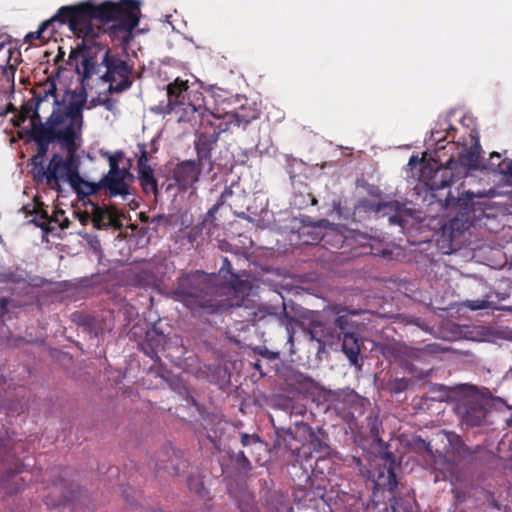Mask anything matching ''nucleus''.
Returning a JSON list of instances; mask_svg holds the SVG:
<instances>
[{
  "instance_id": "nucleus-41",
  "label": "nucleus",
  "mask_w": 512,
  "mask_h": 512,
  "mask_svg": "<svg viewBox=\"0 0 512 512\" xmlns=\"http://www.w3.org/2000/svg\"><path fill=\"white\" fill-rule=\"evenodd\" d=\"M86 241L89 245V247L93 250V252L101 257L102 256V246L101 241L96 235H88L86 238Z\"/></svg>"
},
{
  "instance_id": "nucleus-32",
  "label": "nucleus",
  "mask_w": 512,
  "mask_h": 512,
  "mask_svg": "<svg viewBox=\"0 0 512 512\" xmlns=\"http://www.w3.org/2000/svg\"><path fill=\"white\" fill-rule=\"evenodd\" d=\"M368 409H369V414L366 417L367 429L369 430L371 437L379 438L380 431L382 428V423L379 419V410L377 407H371V406Z\"/></svg>"
},
{
  "instance_id": "nucleus-17",
  "label": "nucleus",
  "mask_w": 512,
  "mask_h": 512,
  "mask_svg": "<svg viewBox=\"0 0 512 512\" xmlns=\"http://www.w3.org/2000/svg\"><path fill=\"white\" fill-rule=\"evenodd\" d=\"M213 126L212 132L202 131L196 135L195 139V150L197 153V160L201 165H204L205 161H209L210 170L212 169L211 152L216 146L219 136L221 133L227 131V124H223L219 122V124H214L211 122Z\"/></svg>"
},
{
  "instance_id": "nucleus-35",
  "label": "nucleus",
  "mask_w": 512,
  "mask_h": 512,
  "mask_svg": "<svg viewBox=\"0 0 512 512\" xmlns=\"http://www.w3.org/2000/svg\"><path fill=\"white\" fill-rule=\"evenodd\" d=\"M138 151H139V155H138V160H137V171L152 168L149 165V155H148L146 144H144V143L138 144Z\"/></svg>"
},
{
  "instance_id": "nucleus-22",
  "label": "nucleus",
  "mask_w": 512,
  "mask_h": 512,
  "mask_svg": "<svg viewBox=\"0 0 512 512\" xmlns=\"http://www.w3.org/2000/svg\"><path fill=\"white\" fill-rule=\"evenodd\" d=\"M203 166L195 160L182 161L174 168L173 179L179 187L188 189L198 182Z\"/></svg>"
},
{
  "instance_id": "nucleus-21",
  "label": "nucleus",
  "mask_w": 512,
  "mask_h": 512,
  "mask_svg": "<svg viewBox=\"0 0 512 512\" xmlns=\"http://www.w3.org/2000/svg\"><path fill=\"white\" fill-rule=\"evenodd\" d=\"M458 413L467 426L477 427L483 424L487 410L478 398H467L458 405Z\"/></svg>"
},
{
  "instance_id": "nucleus-44",
  "label": "nucleus",
  "mask_w": 512,
  "mask_h": 512,
  "mask_svg": "<svg viewBox=\"0 0 512 512\" xmlns=\"http://www.w3.org/2000/svg\"><path fill=\"white\" fill-rule=\"evenodd\" d=\"M233 186H227L225 187L224 191L221 193V195L219 196L217 202L218 203H221V205L223 206L229 198H231L233 196Z\"/></svg>"
},
{
  "instance_id": "nucleus-54",
  "label": "nucleus",
  "mask_w": 512,
  "mask_h": 512,
  "mask_svg": "<svg viewBox=\"0 0 512 512\" xmlns=\"http://www.w3.org/2000/svg\"><path fill=\"white\" fill-rule=\"evenodd\" d=\"M15 111H16V107L12 103H9L7 105V107H6L5 114L12 113V112H15Z\"/></svg>"
},
{
  "instance_id": "nucleus-42",
  "label": "nucleus",
  "mask_w": 512,
  "mask_h": 512,
  "mask_svg": "<svg viewBox=\"0 0 512 512\" xmlns=\"http://www.w3.org/2000/svg\"><path fill=\"white\" fill-rule=\"evenodd\" d=\"M221 206V203H218L216 201V203L205 214L203 222L214 225L216 221V213L218 212Z\"/></svg>"
},
{
  "instance_id": "nucleus-1",
  "label": "nucleus",
  "mask_w": 512,
  "mask_h": 512,
  "mask_svg": "<svg viewBox=\"0 0 512 512\" xmlns=\"http://www.w3.org/2000/svg\"><path fill=\"white\" fill-rule=\"evenodd\" d=\"M57 23L68 25L70 31L81 38L76 48L72 49L67 65H73L80 57L83 60L84 77L98 73L97 57L103 45L97 41L103 32L102 26L109 22H117L109 29L114 36L118 32L131 33L140 20V2L137 0L105 1L94 4L91 1L79 2L74 5L62 6L54 15Z\"/></svg>"
},
{
  "instance_id": "nucleus-60",
  "label": "nucleus",
  "mask_w": 512,
  "mask_h": 512,
  "mask_svg": "<svg viewBox=\"0 0 512 512\" xmlns=\"http://www.w3.org/2000/svg\"><path fill=\"white\" fill-rule=\"evenodd\" d=\"M414 160H415V157H414V156H413V157H411V158H410V161H409V164H412V163L414 162Z\"/></svg>"
},
{
  "instance_id": "nucleus-8",
  "label": "nucleus",
  "mask_w": 512,
  "mask_h": 512,
  "mask_svg": "<svg viewBox=\"0 0 512 512\" xmlns=\"http://www.w3.org/2000/svg\"><path fill=\"white\" fill-rule=\"evenodd\" d=\"M123 151H115L108 155L109 171L98 183L85 182L86 195L95 194L100 189H105L110 197L121 196L126 199L130 195V187L126 182L129 176L127 168H120L119 163L123 160Z\"/></svg>"
},
{
  "instance_id": "nucleus-39",
  "label": "nucleus",
  "mask_w": 512,
  "mask_h": 512,
  "mask_svg": "<svg viewBox=\"0 0 512 512\" xmlns=\"http://www.w3.org/2000/svg\"><path fill=\"white\" fill-rule=\"evenodd\" d=\"M20 277L10 269H0V282L1 283H18Z\"/></svg>"
},
{
  "instance_id": "nucleus-5",
  "label": "nucleus",
  "mask_w": 512,
  "mask_h": 512,
  "mask_svg": "<svg viewBox=\"0 0 512 512\" xmlns=\"http://www.w3.org/2000/svg\"><path fill=\"white\" fill-rule=\"evenodd\" d=\"M350 311L341 305H328L322 312L315 313L304 331L311 340L317 341L321 346L326 341L340 339L345 333H352L354 323Z\"/></svg>"
},
{
  "instance_id": "nucleus-52",
  "label": "nucleus",
  "mask_w": 512,
  "mask_h": 512,
  "mask_svg": "<svg viewBox=\"0 0 512 512\" xmlns=\"http://www.w3.org/2000/svg\"><path fill=\"white\" fill-rule=\"evenodd\" d=\"M63 219H61L60 223L58 224L59 227L64 230V229H67L69 228L70 226V220L64 215V217H62Z\"/></svg>"
},
{
  "instance_id": "nucleus-45",
  "label": "nucleus",
  "mask_w": 512,
  "mask_h": 512,
  "mask_svg": "<svg viewBox=\"0 0 512 512\" xmlns=\"http://www.w3.org/2000/svg\"><path fill=\"white\" fill-rule=\"evenodd\" d=\"M188 485H189V489L190 490H194L197 494H201L202 493V490H204V486L202 483L200 482H197L195 485H194V480L189 478L188 480Z\"/></svg>"
},
{
  "instance_id": "nucleus-48",
  "label": "nucleus",
  "mask_w": 512,
  "mask_h": 512,
  "mask_svg": "<svg viewBox=\"0 0 512 512\" xmlns=\"http://www.w3.org/2000/svg\"><path fill=\"white\" fill-rule=\"evenodd\" d=\"M8 299L0 298V319L8 312Z\"/></svg>"
},
{
  "instance_id": "nucleus-14",
  "label": "nucleus",
  "mask_w": 512,
  "mask_h": 512,
  "mask_svg": "<svg viewBox=\"0 0 512 512\" xmlns=\"http://www.w3.org/2000/svg\"><path fill=\"white\" fill-rule=\"evenodd\" d=\"M193 92H201L198 89H192L188 85L187 80H183L177 77L173 82L167 84L166 95L167 102H160L152 110L157 114H172V111L179 107V105L185 103Z\"/></svg>"
},
{
  "instance_id": "nucleus-24",
  "label": "nucleus",
  "mask_w": 512,
  "mask_h": 512,
  "mask_svg": "<svg viewBox=\"0 0 512 512\" xmlns=\"http://www.w3.org/2000/svg\"><path fill=\"white\" fill-rule=\"evenodd\" d=\"M444 436L447 440V445L445 446L446 454L452 457L453 461L460 462L477 452V450H472L468 447L461 436L455 432L444 431Z\"/></svg>"
},
{
  "instance_id": "nucleus-58",
  "label": "nucleus",
  "mask_w": 512,
  "mask_h": 512,
  "mask_svg": "<svg viewBox=\"0 0 512 512\" xmlns=\"http://www.w3.org/2000/svg\"><path fill=\"white\" fill-rule=\"evenodd\" d=\"M450 200L458 201L459 199H456L455 197H453V196H451V195L449 194V197H448V198H446L447 205H449Z\"/></svg>"
},
{
  "instance_id": "nucleus-16",
  "label": "nucleus",
  "mask_w": 512,
  "mask_h": 512,
  "mask_svg": "<svg viewBox=\"0 0 512 512\" xmlns=\"http://www.w3.org/2000/svg\"><path fill=\"white\" fill-rule=\"evenodd\" d=\"M91 205L90 213H86L80 218L82 224L91 217L94 228L96 229H108L113 228L114 230H121L123 224L121 222L122 214L116 207L113 206H100L98 203L89 202Z\"/></svg>"
},
{
  "instance_id": "nucleus-38",
  "label": "nucleus",
  "mask_w": 512,
  "mask_h": 512,
  "mask_svg": "<svg viewBox=\"0 0 512 512\" xmlns=\"http://www.w3.org/2000/svg\"><path fill=\"white\" fill-rule=\"evenodd\" d=\"M310 446L318 453H325L328 449V445L324 443L313 431L309 434Z\"/></svg>"
},
{
  "instance_id": "nucleus-10",
  "label": "nucleus",
  "mask_w": 512,
  "mask_h": 512,
  "mask_svg": "<svg viewBox=\"0 0 512 512\" xmlns=\"http://www.w3.org/2000/svg\"><path fill=\"white\" fill-rule=\"evenodd\" d=\"M329 400L334 410L350 425H356V420L371 406L367 398L350 388L330 392Z\"/></svg>"
},
{
  "instance_id": "nucleus-57",
  "label": "nucleus",
  "mask_w": 512,
  "mask_h": 512,
  "mask_svg": "<svg viewBox=\"0 0 512 512\" xmlns=\"http://www.w3.org/2000/svg\"><path fill=\"white\" fill-rule=\"evenodd\" d=\"M506 425L512 428V414L506 419Z\"/></svg>"
},
{
  "instance_id": "nucleus-13",
  "label": "nucleus",
  "mask_w": 512,
  "mask_h": 512,
  "mask_svg": "<svg viewBox=\"0 0 512 512\" xmlns=\"http://www.w3.org/2000/svg\"><path fill=\"white\" fill-rule=\"evenodd\" d=\"M172 113L176 115L179 123L194 124L199 119L203 120L208 117H213L217 120V115L206 107L205 97L202 92H193L191 98L179 105V107H176Z\"/></svg>"
},
{
  "instance_id": "nucleus-30",
  "label": "nucleus",
  "mask_w": 512,
  "mask_h": 512,
  "mask_svg": "<svg viewBox=\"0 0 512 512\" xmlns=\"http://www.w3.org/2000/svg\"><path fill=\"white\" fill-rule=\"evenodd\" d=\"M230 461L238 475L246 476L252 469V463L243 451L229 452Z\"/></svg>"
},
{
  "instance_id": "nucleus-28",
  "label": "nucleus",
  "mask_w": 512,
  "mask_h": 512,
  "mask_svg": "<svg viewBox=\"0 0 512 512\" xmlns=\"http://www.w3.org/2000/svg\"><path fill=\"white\" fill-rule=\"evenodd\" d=\"M164 343L165 335L156 329H151L146 332L145 344L142 345V349L151 359H159L157 352L159 348L163 347Z\"/></svg>"
},
{
  "instance_id": "nucleus-11",
  "label": "nucleus",
  "mask_w": 512,
  "mask_h": 512,
  "mask_svg": "<svg viewBox=\"0 0 512 512\" xmlns=\"http://www.w3.org/2000/svg\"><path fill=\"white\" fill-rule=\"evenodd\" d=\"M373 482L375 489L389 492L388 500L392 512H413L411 500L404 501L396 496L398 481L392 464L379 469Z\"/></svg>"
},
{
  "instance_id": "nucleus-9",
  "label": "nucleus",
  "mask_w": 512,
  "mask_h": 512,
  "mask_svg": "<svg viewBox=\"0 0 512 512\" xmlns=\"http://www.w3.org/2000/svg\"><path fill=\"white\" fill-rule=\"evenodd\" d=\"M103 56L102 60L98 65V73L102 66L106 68L105 73L101 76L104 82L109 83L108 92H123L132 86V67L127 62L116 55H112L110 48L103 45Z\"/></svg>"
},
{
  "instance_id": "nucleus-18",
  "label": "nucleus",
  "mask_w": 512,
  "mask_h": 512,
  "mask_svg": "<svg viewBox=\"0 0 512 512\" xmlns=\"http://www.w3.org/2000/svg\"><path fill=\"white\" fill-rule=\"evenodd\" d=\"M456 132L457 129L450 125L447 121H444L443 123H438L437 126L432 129L430 137L428 139V144L430 146L435 145L433 149V161L436 164L438 162H441V152L446 149V145L444 144V142L448 138H451L450 141H447V145L450 146V150H453L456 147L457 143L454 141Z\"/></svg>"
},
{
  "instance_id": "nucleus-12",
  "label": "nucleus",
  "mask_w": 512,
  "mask_h": 512,
  "mask_svg": "<svg viewBox=\"0 0 512 512\" xmlns=\"http://www.w3.org/2000/svg\"><path fill=\"white\" fill-rule=\"evenodd\" d=\"M216 276L218 278V290L227 289L229 294L235 296V301L247 306L244 297L249 295L252 285L250 281L241 279L239 275L232 271V265L228 258H223L222 266Z\"/></svg>"
},
{
  "instance_id": "nucleus-50",
  "label": "nucleus",
  "mask_w": 512,
  "mask_h": 512,
  "mask_svg": "<svg viewBox=\"0 0 512 512\" xmlns=\"http://www.w3.org/2000/svg\"><path fill=\"white\" fill-rule=\"evenodd\" d=\"M72 499H73V497H72V496H69V495H67V494H63V499H62V500H59L57 503H55V502H51V501L49 500V497L47 496V501H46V503H47V505H60V504L62 503V501H70V500H72Z\"/></svg>"
},
{
  "instance_id": "nucleus-15",
  "label": "nucleus",
  "mask_w": 512,
  "mask_h": 512,
  "mask_svg": "<svg viewBox=\"0 0 512 512\" xmlns=\"http://www.w3.org/2000/svg\"><path fill=\"white\" fill-rule=\"evenodd\" d=\"M40 89L41 90L39 92H33V97L22 105L20 111V119L25 121L27 118H30L32 127L38 123H43L39 114V108L41 104L47 100L48 97H51V95L56 93L57 86L55 80H53L51 77H48L40 85Z\"/></svg>"
},
{
  "instance_id": "nucleus-61",
  "label": "nucleus",
  "mask_w": 512,
  "mask_h": 512,
  "mask_svg": "<svg viewBox=\"0 0 512 512\" xmlns=\"http://www.w3.org/2000/svg\"><path fill=\"white\" fill-rule=\"evenodd\" d=\"M136 228H137V226H136V225H134V224H132V225H131V229H132V230H135Z\"/></svg>"
},
{
  "instance_id": "nucleus-43",
  "label": "nucleus",
  "mask_w": 512,
  "mask_h": 512,
  "mask_svg": "<svg viewBox=\"0 0 512 512\" xmlns=\"http://www.w3.org/2000/svg\"><path fill=\"white\" fill-rule=\"evenodd\" d=\"M467 307L471 310H483L489 308V302L487 300H470Z\"/></svg>"
},
{
  "instance_id": "nucleus-25",
  "label": "nucleus",
  "mask_w": 512,
  "mask_h": 512,
  "mask_svg": "<svg viewBox=\"0 0 512 512\" xmlns=\"http://www.w3.org/2000/svg\"><path fill=\"white\" fill-rule=\"evenodd\" d=\"M479 144L477 143L475 147L471 148H463L459 153L457 160L454 159L455 169L457 174L462 177L466 175L468 169H477L479 167Z\"/></svg>"
},
{
  "instance_id": "nucleus-53",
  "label": "nucleus",
  "mask_w": 512,
  "mask_h": 512,
  "mask_svg": "<svg viewBox=\"0 0 512 512\" xmlns=\"http://www.w3.org/2000/svg\"><path fill=\"white\" fill-rule=\"evenodd\" d=\"M165 219L164 215H157L151 219V223H160Z\"/></svg>"
},
{
  "instance_id": "nucleus-6",
  "label": "nucleus",
  "mask_w": 512,
  "mask_h": 512,
  "mask_svg": "<svg viewBox=\"0 0 512 512\" xmlns=\"http://www.w3.org/2000/svg\"><path fill=\"white\" fill-rule=\"evenodd\" d=\"M59 121L47 118L44 123H38L31 128L30 137L37 146L36 154L31 158L32 175L34 176L41 166H45V158L51 144L59 145L60 149H64L70 145L74 139H78L74 133L70 132L60 124Z\"/></svg>"
},
{
  "instance_id": "nucleus-23",
  "label": "nucleus",
  "mask_w": 512,
  "mask_h": 512,
  "mask_svg": "<svg viewBox=\"0 0 512 512\" xmlns=\"http://www.w3.org/2000/svg\"><path fill=\"white\" fill-rule=\"evenodd\" d=\"M259 117L258 110L252 105H241L237 110L226 112L223 115H217V120H221L223 124L229 125L235 123L238 127L247 126L253 120Z\"/></svg>"
},
{
  "instance_id": "nucleus-62",
  "label": "nucleus",
  "mask_w": 512,
  "mask_h": 512,
  "mask_svg": "<svg viewBox=\"0 0 512 512\" xmlns=\"http://www.w3.org/2000/svg\"><path fill=\"white\" fill-rule=\"evenodd\" d=\"M167 468H168L167 466H161V467H159V470L160 469H165L166 470Z\"/></svg>"
},
{
  "instance_id": "nucleus-31",
  "label": "nucleus",
  "mask_w": 512,
  "mask_h": 512,
  "mask_svg": "<svg viewBox=\"0 0 512 512\" xmlns=\"http://www.w3.org/2000/svg\"><path fill=\"white\" fill-rule=\"evenodd\" d=\"M57 23L56 19H54V16L51 17L48 20L43 21L38 30L35 32H32L27 35V39L33 40V39H39V40H48L50 39L54 32L56 31L54 28V24Z\"/></svg>"
},
{
  "instance_id": "nucleus-19",
  "label": "nucleus",
  "mask_w": 512,
  "mask_h": 512,
  "mask_svg": "<svg viewBox=\"0 0 512 512\" xmlns=\"http://www.w3.org/2000/svg\"><path fill=\"white\" fill-rule=\"evenodd\" d=\"M455 177H459L455 169L454 155L450 154L446 165L440 164L434 169L429 170V175L426 179V185L431 190H440L449 186Z\"/></svg>"
},
{
  "instance_id": "nucleus-4",
  "label": "nucleus",
  "mask_w": 512,
  "mask_h": 512,
  "mask_svg": "<svg viewBox=\"0 0 512 512\" xmlns=\"http://www.w3.org/2000/svg\"><path fill=\"white\" fill-rule=\"evenodd\" d=\"M76 73L81 76L80 85L75 90H66L61 99L58 98L57 92L51 95L53 98V110L49 118L59 121L58 124L74 133L76 136L82 137L84 126L83 110L87 102V86L88 80L94 75L84 77L83 60L79 63L74 61L73 65Z\"/></svg>"
},
{
  "instance_id": "nucleus-27",
  "label": "nucleus",
  "mask_w": 512,
  "mask_h": 512,
  "mask_svg": "<svg viewBox=\"0 0 512 512\" xmlns=\"http://www.w3.org/2000/svg\"><path fill=\"white\" fill-rule=\"evenodd\" d=\"M72 321L79 327H82L90 336H98L102 331V325L94 316L84 312H74Z\"/></svg>"
},
{
  "instance_id": "nucleus-2",
  "label": "nucleus",
  "mask_w": 512,
  "mask_h": 512,
  "mask_svg": "<svg viewBox=\"0 0 512 512\" xmlns=\"http://www.w3.org/2000/svg\"><path fill=\"white\" fill-rule=\"evenodd\" d=\"M218 292V278L215 273L195 270L181 274L169 295L210 325H218L219 320L222 323L224 315L240 317L241 322L255 325L278 314L276 306H243L239 301H231Z\"/></svg>"
},
{
  "instance_id": "nucleus-55",
  "label": "nucleus",
  "mask_w": 512,
  "mask_h": 512,
  "mask_svg": "<svg viewBox=\"0 0 512 512\" xmlns=\"http://www.w3.org/2000/svg\"><path fill=\"white\" fill-rule=\"evenodd\" d=\"M139 218L141 222L146 223L149 221V216H147L145 213L141 212L139 215Z\"/></svg>"
},
{
  "instance_id": "nucleus-47",
  "label": "nucleus",
  "mask_w": 512,
  "mask_h": 512,
  "mask_svg": "<svg viewBox=\"0 0 512 512\" xmlns=\"http://www.w3.org/2000/svg\"><path fill=\"white\" fill-rule=\"evenodd\" d=\"M62 217H64V211L63 210H55L53 212L52 216L50 217V220H51V222L59 224L61 219H63Z\"/></svg>"
},
{
  "instance_id": "nucleus-46",
  "label": "nucleus",
  "mask_w": 512,
  "mask_h": 512,
  "mask_svg": "<svg viewBox=\"0 0 512 512\" xmlns=\"http://www.w3.org/2000/svg\"><path fill=\"white\" fill-rule=\"evenodd\" d=\"M101 104L108 110L113 111L115 108L116 101L110 97L102 99Z\"/></svg>"
},
{
  "instance_id": "nucleus-59",
  "label": "nucleus",
  "mask_w": 512,
  "mask_h": 512,
  "mask_svg": "<svg viewBox=\"0 0 512 512\" xmlns=\"http://www.w3.org/2000/svg\"><path fill=\"white\" fill-rule=\"evenodd\" d=\"M7 53H8L7 62H9V60H10V56H11V50H10V49H8Z\"/></svg>"
},
{
  "instance_id": "nucleus-51",
  "label": "nucleus",
  "mask_w": 512,
  "mask_h": 512,
  "mask_svg": "<svg viewBox=\"0 0 512 512\" xmlns=\"http://www.w3.org/2000/svg\"><path fill=\"white\" fill-rule=\"evenodd\" d=\"M10 41H9V36L7 34H1L0 35V51L4 48V46L6 44H8Z\"/></svg>"
},
{
  "instance_id": "nucleus-36",
  "label": "nucleus",
  "mask_w": 512,
  "mask_h": 512,
  "mask_svg": "<svg viewBox=\"0 0 512 512\" xmlns=\"http://www.w3.org/2000/svg\"><path fill=\"white\" fill-rule=\"evenodd\" d=\"M378 207L379 202H375L365 197L359 199L355 206L356 209L363 210L365 212H373L376 216H378Z\"/></svg>"
},
{
  "instance_id": "nucleus-29",
  "label": "nucleus",
  "mask_w": 512,
  "mask_h": 512,
  "mask_svg": "<svg viewBox=\"0 0 512 512\" xmlns=\"http://www.w3.org/2000/svg\"><path fill=\"white\" fill-rule=\"evenodd\" d=\"M140 186L146 195L153 194L157 196L159 194L157 179L154 176V170L143 169L137 171Z\"/></svg>"
},
{
  "instance_id": "nucleus-40",
  "label": "nucleus",
  "mask_w": 512,
  "mask_h": 512,
  "mask_svg": "<svg viewBox=\"0 0 512 512\" xmlns=\"http://www.w3.org/2000/svg\"><path fill=\"white\" fill-rule=\"evenodd\" d=\"M240 441L244 447H247L252 444H257V443L261 444L262 443L260 436L256 433L247 434V433L242 432V433H240Z\"/></svg>"
},
{
  "instance_id": "nucleus-20",
  "label": "nucleus",
  "mask_w": 512,
  "mask_h": 512,
  "mask_svg": "<svg viewBox=\"0 0 512 512\" xmlns=\"http://www.w3.org/2000/svg\"><path fill=\"white\" fill-rule=\"evenodd\" d=\"M409 216H411V211L406 207L405 202L398 200L379 201L377 217H388L390 224L404 228Z\"/></svg>"
},
{
  "instance_id": "nucleus-7",
  "label": "nucleus",
  "mask_w": 512,
  "mask_h": 512,
  "mask_svg": "<svg viewBox=\"0 0 512 512\" xmlns=\"http://www.w3.org/2000/svg\"><path fill=\"white\" fill-rule=\"evenodd\" d=\"M24 448L22 441L0 438V487L7 494L17 493L24 487L25 479L17 476L23 472L24 466L18 454L23 453Z\"/></svg>"
},
{
  "instance_id": "nucleus-33",
  "label": "nucleus",
  "mask_w": 512,
  "mask_h": 512,
  "mask_svg": "<svg viewBox=\"0 0 512 512\" xmlns=\"http://www.w3.org/2000/svg\"><path fill=\"white\" fill-rule=\"evenodd\" d=\"M36 218L33 220V222L36 224L37 227L41 228L44 233H49L52 231L49 224L51 223L48 211L41 208L39 211H36Z\"/></svg>"
},
{
  "instance_id": "nucleus-3",
  "label": "nucleus",
  "mask_w": 512,
  "mask_h": 512,
  "mask_svg": "<svg viewBox=\"0 0 512 512\" xmlns=\"http://www.w3.org/2000/svg\"><path fill=\"white\" fill-rule=\"evenodd\" d=\"M83 139L78 136L70 142L62 151L66 154L54 153L45 166H41L35 171L33 180L36 184L45 183L50 189L60 192L61 182H68L75 190L80 193V186L85 187V180L79 172V159L77 152L82 146Z\"/></svg>"
},
{
  "instance_id": "nucleus-49",
  "label": "nucleus",
  "mask_w": 512,
  "mask_h": 512,
  "mask_svg": "<svg viewBox=\"0 0 512 512\" xmlns=\"http://www.w3.org/2000/svg\"><path fill=\"white\" fill-rule=\"evenodd\" d=\"M64 56H65V51L63 50L62 47H59L58 49V53L57 55L55 56V63L56 64H59L60 62H63L64 61Z\"/></svg>"
},
{
  "instance_id": "nucleus-37",
  "label": "nucleus",
  "mask_w": 512,
  "mask_h": 512,
  "mask_svg": "<svg viewBox=\"0 0 512 512\" xmlns=\"http://www.w3.org/2000/svg\"><path fill=\"white\" fill-rule=\"evenodd\" d=\"M1 69L3 79L8 84L9 88L13 91L15 87L14 77L16 73V66L13 64H7L6 66H1Z\"/></svg>"
},
{
  "instance_id": "nucleus-56",
  "label": "nucleus",
  "mask_w": 512,
  "mask_h": 512,
  "mask_svg": "<svg viewBox=\"0 0 512 512\" xmlns=\"http://www.w3.org/2000/svg\"><path fill=\"white\" fill-rule=\"evenodd\" d=\"M63 482H64V481H63V479H61V480H59V481L55 482V483H54V487H55V489H62V487H63Z\"/></svg>"
},
{
  "instance_id": "nucleus-34",
  "label": "nucleus",
  "mask_w": 512,
  "mask_h": 512,
  "mask_svg": "<svg viewBox=\"0 0 512 512\" xmlns=\"http://www.w3.org/2000/svg\"><path fill=\"white\" fill-rule=\"evenodd\" d=\"M500 158V154L497 153V152H492L490 154V168L493 169V170H497L498 172H500L501 174H504V175H507V176H511L512 177V161L511 162H508V163H505L504 161L502 163H499V164H495L492 160L494 158Z\"/></svg>"
},
{
  "instance_id": "nucleus-26",
  "label": "nucleus",
  "mask_w": 512,
  "mask_h": 512,
  "mask_svg": "<svg viewBox=\"0 0 512 512\" xmlns=\"http://www.w3.org/2000/svg\"><path fill=\"white\" fill-rule=\"evenodd\" d=\"M342 337V351L352 365H357L362 342L357 334L345 333Z\"/></svg>"
}]
</instances>
